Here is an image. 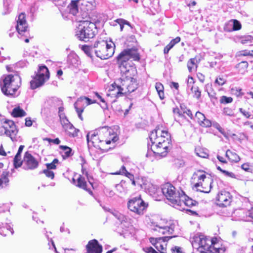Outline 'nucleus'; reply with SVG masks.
<instances>
[{
    "instance_id": "f257e3e1",
    "label": "nucleus",
    "mask_w": 253,
    "mask_h": 253,
    "mask_svg": "<svg viewBox=\"0 0 253 253\" xmlns=\"http://www.w3.org/2000/svg\"><path fill=\"white\" fill-rule=\"evenodd\" d=\"M131 59L134 61L140 59L139 54L135 48L125 49L117 56V63L122 75L119 82L134 79V77L137 73L136 68L127 62Z\"/></svg>"
},
{
    "instance_id": "f03ea898",
    "label": "nucleus",
    "mask_w": 253,
    "mask_h": 253,
    "mask_svg": "<svg viewBox=\"0 0 253 253\" xmlns=\"http://www.w3.org/2000/svg\"><path fill=\"white\" fill-rule=\"evenodd\" d=\"M152 145L148 144V150H151L156 155L164 157L171 148L170 134L167 130L155 129L149 136Z\"/></svg>"
},
{
    "instance_id": "7ed1b4c3",
    "label": "nucleus",
    "mask_w": 253,
    "mask_h": 253,
    "mask_svg": "<svg viewBox=\"0 0 253 253\" xmlns=\"http://www.w3.org/2000/svg\"><path fill=\"white\" fill-rule=\"evenodd\" d=\"M96 26L94 23L88 21H83L76 30L75 36L82 41L87 42L95 35Z\"/></svg>"
},
{
    "instance_id": "20e7f679",
    "label": "nucleus",
    "mask_w": 253,
    "mask_h": 253,
    "mask_svg": "<svg viewBox=\"0 0 253 253\" xmlns=\"http://www.w3.org/2000/svg\"><path fill=\"white\" fill-rule=\"evenodd\" d=\"M21 79L19 76L9 75L6 76L0 83L2 93L6 96L13 95L20 85Z\"/></svg>"
},
{
    "instance_id": "39448f33",
    "label": "nucleus",
    "mask_w": 253,
    "mask_h": 253,
    "mask_svg": "<svg viewBox=\"0 0 253 253\" xmlns=\"http://www.w3.org/2000/svg\"><path fill=\"white\" fill-rule=\"evenodd\" d=\"M94 47L96 56L101 59H108L113 55L115 52V44L112 42L108 43L104 40L96 41Z\"/></svg>"
},
{
    "instance_id": "423d86ee",
    "label": "nucleus",
    "mask_w": 253,
    "mask_h": 253,
    "mask_svg": "<svg viewBox=\"0 0 253 253\" xmlns=\"http://www.w3.org/2000/svg\"><path fill=\"white\" fill-rule=\"evenodd\" d=\"M97 134H98V142L101 144L104 143L106 144H110L111 142L114 143L119 139L117 133L108 126L99 128L97 130Z\"/></svg>"
},
{
    "instance_id": "0eeeda50",
    "label": "nucleus",
    "mask_w": 253,
    "mask_h": 253,
    "mask_svg": "<svg viewBox=\"0 0 253 253\" xmlns=\"http://www.w3.org/2000/svg\"><path fill=\"white\" fill-rule=\"evenodd\" d=\"M115 86L118 88L117 95L120 96L134 91L138 87V83L134 78L129 80H124L121 81L120 84L115 83L114 84H113V87L115 88Z\"/></svg>"
},
{
    "instance_id": "6e6552de",
    "label": "nucleus",
    "mask_w": 253,
    "mask_h": 253,
    "mask_svg": "<svg viewBox=\"0 0 253 253\" xmlns=\"http://www.w3.org/2000/svg\"><path fill=\"white\" fill-rule=\"evenodd\" d=\"M161 190L169 201V204L174 206L175 204L179 203L181 191L176 192L175 188L170 183H166L162 185Z\"/></svg>"
},
{
    "instance_id": "1a4fd4ad",
    "label": "nucleus",
    "mask_w": 253,
    "mask_h": 253,
    "mask_svg": "<svg viewBox=\"0 0 253 253\" xmlns=\"http://www.w3.org/2000/svg\"><path fill=\"white\" fill-rule=\"evenodd\" d=\"M15 28L18 34V38L26 43L29 42L30 33L27 31L28 24L25 19V13H21L19 15Z\"/></svg>"
},
{
    "instance_id": "9d476101",
    "label": "nucleus",
    "mask_w": 253,
    "mask_h": 253,
    "mask_svg": "<svg viewBox=\"0 0 253 253\" xmlns=\"http://www.w3.org/2000/svg\"><path fill=\"white\" fill-rule=\"evenodd\" d=\"M50 74L45 65L39 66L36 76L33 80V89L42 86L45 82L49 79Z\"/></svg>"
},
{
    "instance_id": "9b49d317",
    "label": "nucleus",
    "mask_w": 253,
    "mask_h": 253,
    "mask_svg": "<svg viewBox=\"0 0 253 253\" xmlns=\"http://www.w3.org/2000/svg\"><path fill=\"white\" fill-rule=\"evenodd\" d=\"M127 205L128 209L131 211L139 215L144 214L148 206V204L144 202L140 196L130 199Z\"/></svg>"
},
{
    "instance_id": "f8f14e48",
    "label": "nucleus",
    "mask_w": 253,
    "mask_h": 253,
    "mask_svg": "<svg viewBox=\"0 0 253 253\" xmlns=\"http://www.w3.org/2000/svg\"><path fill=\"white\" fill-rule=\"evenodd\" d=\"M164 221H161L160 222L153 223L154 228L152 229L162 234H172L174 231L176 222L169 221L165 223V224H164Z\"/></svg>"
},
{
    "instance_id": "ddd939ff",
    "label": "nucleus",
    "mask_w": 253,
    "mask_h": 253,
    "mask_svg": "<svg viewBox=\"0 0 253 253\" xmlns=\"http://www.w3.org/2000/svg\"><path fill=\"white\" fill-rule=\"evenodd\" d=\"M21 158L14 157L13 160L14 167L15 169L22 166L23 169L25 170L32 169V155L29 151L25 153L23 160L21 161Z\"/></svg>"
},
{
    "instance_id": "4468645a",
    "label": "nucleus",
    "mask_w": 253,
    "mask_h": 253,
    "mask_svg": "<svg viewBox=\"0 0 253 253\" xmlns=\"http://www.w3.org/2000/svg\"><path fill=\"white\" fill-rule=\"evenodd\" d=\"M2 127L4 129V134L9 136L12 141H16V136L18 129L13 121L5 120L3 123Z\"/></svg>"
},
{
    "instance_id": "2eb2a0df",
    "label": "nucleus",
    "mask_w": 253,
    "mask_h": 253,
    "mask_svg": "<svg viewBox=\"0 0 253 253\" xmlns=\"http://www.w3.org/2000/svg\"><path fill=\"white\" fill-rule=\"evenodd\" d=\"M84 102H85L86 106L96 103L95 100H92L91 99H89L87 97L83 96L79 98L78 100L74 103V107L78 114V117L82 121L83 120V118L82 115V114L84 112V108L80 106L81 104Z\"/></svg>"
},
{
    "instance_id": "dca6fc26",
    "label": "nucleus",
    "mask_w": 253,
    "mask_h": 253,
    "mask_svg": "<svg viewBox=\"0 0 253 253\" xmlns=\"http://www.w3.org/2000/svg\"><path fill=\"white\" fill-rule=\"evenodd\" d=\"M217 204L221 207H226L231 202V196L229 192L221 191L218 193L216 198Z\"/></svg>"
},
{
    "instance_id": "f3484780",
    "label": "nucleus",
    "mask_w": 253,
    "mask_h": 253,
    "mask_svg": "<svg viewBox=\"0 0 253 253\" xmlns=\"http://www.w3.org/2000/svg\"><path fill=\"white\" fill-rule=\"evenodd\" d=\"M242 28L240 21L236 19H231L227 22L223 27V30L227 32L238 31Z\"/></svg>"
},
{
    "instance_id": "a211bd4d",
    "label": "nucleus",
    "mask_w": 253,
    "mask_h": 253,
    "mask_svg": "<svg viewBox=\"0 0 253 253\" xmlns=\"http://www.w3.org/2000/svg\"><path fill=\"white\" fill-rule=\"evenodd\" d=\"M86 249L87 253H101L102 252V246L95 239L89 241L86 246Z\"/></svg>"
},
{
    "instance_id": "6ab92c4d",
    "label": "nucleus",
    "mask_w": 253,
    "mask_h": 253,
    "mask_svg": "<svg viewBox=\"0 0 253 253\" xmlns=\"http://www.w3.org/2000/svg\"><path fill=\"white\" fill-rule=\"evenodd\" d=\"M197 241L199 243V247L203 248L205 250L212 252V247H211V238H208L204 235L200 234Z\"/></svg>"
},
{
    "instance_id": "aec40b11",
    "label": "nucleus",
    "mask_w": 253,
    "mask_h": 253,
    "mask_svg": "<svg viewBox=\"0 0 253 253\" xmlns=\"http://www.w3.org/2000/svg\"><path fill=\"white\" fill-rule=\"evenodd\" d=\"M179 201V203L175 204L173 207L181 206L182 204H184L188 207H191L195 205L197 203L195 201L188 197L182 190H181Z\"/></svg>"
},
{
    "instance_id": "412c9836",
    "label": "nucleus",
    "mask_w": 253,
    "mask_h": 253,
    "mask_svg": "<svg viewBox=\"0 0 253 253\" xmlns=\"http://www.w3.org/2000/svg\"><path fill=\"white\" fill-rule=\"evenodd\" d=\"M72 183L77 187L87 191L90 195H92L93 193L92 191L87 188L86 182L84 178L83 177L82 175H79L77 181L75 180V178H73Z\"/></svg>"
},
{
    "instance_id": "4be33fe9",
    "label": "nucleus",
    "mask_w": 253,
    "mask_h": 253,
    "mask_svg": "<svg viewBox=\"0 0 253 253\" xmlns=\"http://www.w3.org/2000/svg\"><path fill=\"white\" fill-rule=\"evenodd\" d=\"M207 180L208 181V183L210 184L209 186L207 187L204 186L201 182H198L194 185V187L196 189L197 191L205 193H209L210 192L212 187L211 184L213 182V179L209 177Z\"/></svg>"
},
{
    "instance_id": "5701e85b",
    "label": "nucleus",
    "mask_w": 253,
    "mask_h": 253,
    "mask_svg": "<svg viewBox=\"0 0 253 253\" xmlns=\"http://www.w3.org/2000/svg\"><path fill=\"white\" fill-rule=\"evenodd\" d=\"M172 237V236L159 237L158 242H157L156 246L155 247V248L158 250V252H166V247L167 245L166 242H168L169 239H171Z\"/></svg>"
},
{
    "instance_id": "b1692460",
    "label": "nucleus",
    "mask_w": 253,
    "mask_h": 253,
    "mask_svg": "<svg viewBox=\"0 0 253 253\" xmlns=\"http://www.w3.org/2000/svg\"><path fill=\"white\" fill-rule=\"evenodd\" d=\"M196 116L199 120V123L202 126L208 127L211 126V121L206 119L203 114L198 112L196 113Z\"/></svg>"
},
{
    "instance_id": "393cba45",
    "label": "nucleus",
    "mask_w": 253,
    "mask_h": 253,
    "mask_svg": "<svg viewBox=\"0 0 253 253\" xmlns=\"http://www.w3.org/2000/svg\"><path fill=\"white\" fill-rule=\"evenodd\" d=\"M9 171H3L0 177V188H4L9 185V180L8 177Z\"/></svg>"
},
{
    "instance_id": "a878e982",
    "label": "nucleus",
    "mask_w": 253,
    "mask_h": 253,
    "mask_svg": "<svg viewBox=\"0 0 253 253\" xmlns=\"http://www.w3.org/2000/svg\"><path fill=\"white\" fill-rule=\"evenodd\" d=\"M116 217L121 222V227L124 228V227L127 228L128 227L130 224L129 218L127 217L126 216L121 214L120 213H117L115 214Z\"/></svg>"
},
{
    "instance_id": "bb28decb",
    "label": "nucleus",
    "mask_w": 253,
    "mask_h": 253,
    "mask_svg": "<svg viewBox=\"0 0 253 253\" xmlns=\"http://www.w3.org/2000/svg\"><path fill=\"white\" fill-rule=\"evenodd\" d=\"M59 148L62 150L61 154L63 159H66L74 154V153L72 152V149L67 146L60 145Z\"/></svg>"
},
{
    "instance_id": "cd10ccee",
    "label": "nucleus",
    "mask_w": 253,
    "mask_h": 253,
    "mask_svg": "<svg viewBox=\"0 0 253 253\" xmlns=\"http://www.w3.org/2000/svg\"><path fill=\"white\" fill-rule=\"evenodd\" d=\"M11 115L12 117L15 118L23 117L26 115V113L24 110L18 106L15 107L12 110Z\"/></svg>"
},
{
    "instance_id": "c85d7f7f",
    "label": "nucleus",
    "mask_w": 253,
    "mask_h": 253,
    "mask_svg": "<svg viewBox=\"0 0 253 253\" xmlns=\"http://www.w3.org/2000/svg\"><path fill=\"white\" fill-rule=\"evenodd\" d=\"M86 140L88 143L91 142L93 144L98 142V134H97V130L94 131H91L86 135Z\"/></svg>"
},
{
    "instance_id": "c756f323",
    "label": "nucleus",
    "mask_w": 253,
    "mask_h": 253,
    "mask_svg": "<svg viewBox=\"0 0 253 253\" xmlns=\"http://www.w3.org/2000/svg\"><path fill=\"white\" fill-rule=\"evenodd\" d=\"M225 155L232 162L237 163L240 160L239 156L236 153L233 152L230 150L226 151Z\"/></svg>"
},
{
    "instance_id": "7c9ffc66",
    "label": "nucleus",
    "mask_w": 253,
    "mask_h": 253,
    "mask_svg": "<svg viewBox=\"0 0 253 253\" xmlns=\"http://www.w3.org/2000/svg\"><path fill=\"white\" fill-rule=\"evenodd\" d=\"M180 41V38L179 37H177L175 39L172 40L164 48V53L168 54L169 51L174 46V45L177 43H178Z\"/></svg>"
},
{
    "instance_id": "2f4dec72",
    "label": "nucleus",
    "mask_w": 253,
    "mask_h": 253,
    "mask_svg": "<svg viewBox=\"0 0 253 253\" xmlns=\"http://www.w3.org/2000/svg\"><path fill=\"white\" fill-rule=\"evenodd\" d=\"M142 188L147 190L150 194H154L156 191V188L151 183L145 182L141 185Z\"/></svg>"
},
{
    "instance_id": "473e14b6",
    "label": "nucleus",
    "mask_w": 253,
    "mask_h": 253,
    "mask_svg": "<svg viewBox=\"0 0 253 253\" xmlns=\"http://www.w3.org/2000/svg\"><path fill=\"white\" fill-rule=\"evenodd\" d=\"M67 10L69 13L73 15H76L78 13L77 1H73L70 5H68Z\"/></svg>"
},
{
    "instance_id": "72a5a7b5",
    "label": "nucleus",
    "mask_w": 253,
    "mask_h": 253,
    "mask_svg": "<svg viewBox=\"0 0 253 253\" xmlns=\"http://www.w3.org/2000/svg\"><path fill=\"white\" fill-rule=\"evenodd\" d=\"M79 57L76 54H70L67 58V62L74 67H77L79 64Z\"/></svg>"
},
{
    "instance_id": "f704fd0d",
    "label": "nucleus",
    "mask_w": 253,
    "mask_h": 253,
    "mask_svg": "<svg viewBox=\"0 0 253 253\" xmlns=\"http://www.w3.org/2000/svg\"><path fill=\"white\" fill-rule=\"evenodd\" d=\"M82 49L88 56L91 57L92 53L94 52L95 48L94 47V44L90 46L84 45L82 46Z\"/></svg>"
},
{
    "instance_id": "c9c22d12",
    "label": "nucleus",
    "mask_w": 253,
    "mask_h": 253,
    "mask_svg": "<svg viewBox=\"0 0 253 253\" xmlns=\"http://www.w3.org/2000/svg\"><path fill=\"white\" fill-rule=\"evenodd\" d=\"M248 67V63L247 61H241L236 65V68L238 71L242 74H244Z\"/></svg>"
},
{
    "instance_id": "e433bc0d",
    "label": "nucleus",
    "mask_w": 253,
    "mask_h": 253,
    "mask_svg": "<svg viewBox=\"0 0 253 253\" xmlns=\"http://www.w3.org/2000/svg\"><path fill=\"white\" fill-rule=\"evenodd\" d=\"M48 102L50 106L54 108H57L63 105V101L60 99L55 97L50 99Z\"/></svg>"
},
{
    "instance_id": "4c0bfd02",
    "label": "nucleus",
    "mask_w": 253,
    "mask_h": 253,
    "mask_svg": "<svg viewBox=\"0 0 253 253\" xmlns=\"http://www.w3.org/2000/svg\"><path fill=\"white\" fill-rule=\"evenodd\" d=\"M66 133L71 137H75L78 135L79 130L76 129L72 124L71 126H68L67 129H65Z\"/></svg>"
},
{
    "instance_id": "58836bf2",
    "label": "nucleus",
    "mask_w": 253,
    "mask_h": 253,
    "mask_svg": "<svg viewBox=\"0 0 253 253\" xmlns=\"http://www.w3.org/2000/svg\"><path fill=\"white\" fill-rule=\"evenodd\" d=\"M197 60L196 58H191L187 63V67L190 72L195 70L197 67Z\"/></svg>"
},
{
    "instance_id": "ea45409f",
    "label": "nucleus",
    "mask_w": 253,
    "mask_h": 253,
    "mask_svg": "<svg viewBox=\"0 0 253 253\" xmlns=\"http://www.w3.org/2000/svg\"><path fill=\"white\" fill-rule=\"evenodd\" d=\"M211 243L210 244L211 245V247H212V250L213 253H224V250H223L222 248L214 247V245L216 244L217 242L216 238L211 239Z\"/></svg>"
},
{
    "instance_id": "a19ab883",
    "label": "nucleus",
    "mask_w": 253,
    "mask_h": 253,
    "mask_svg": "<svg viewBox=\"0 0 253 253\" xmlns=\"http://www.w3.org/2000/svg\"><path fill=\"white\" fill-rule=\"evenodd\" d=\"M253 40V37L250 35L244 36L241 37L240 42L243 44L251 45Z\"/></svg>"
},
{
    "instance_id": "79ce46f5",
    "label": "nucleus",
    "mask_w": 253,
    "mask_h": 253,
    "mask_svg": "<svg viewBox=\"0 0 253 253\" xmlns=\"http://www.w3.org/2000/svg\"><path fill=\"white\" fill-rule=\"evenodd\" d=\"M191 90L193 93V97L199 100L201 96V91L198 86H192Z\"/></svg>"
},
{
    "instance_id": "37998d69",
    "label": "nucleus",
    "mask_w": 253,
    "mask_h": 253,
    "mask_svg": "<svg viewBox=\"0 0 253 253\" xmlns=\"http://www.w3.org/2000/svg\"><path fill=\"white\" fill-rule=\"evenodd\" d=\"M115 22L120 25V28L121 31L123 30V28L124 27L125 25H127L130 27L131 26L129 22L124 19H117L115 20Z\"/></svg>"
},
{
    "instance_id": "c03bdc74",
    "label": "nucleus",
    "mask_w": 253,
    "mask_h": 253,
    "mask_svg": "<svg viewBox=\"0 0 253 253\" xmlns=\"http://www.w3.org/2000/svg\"><path fill=\"white\" fill-rule=\"evenodd\" d=\"M61 123L64 128V129H67V128L71 126V123L69 121L66 116L63 117V118H60Z\"/></svg>"
},
{
    "instance_id": "a18cd8bd",
    "label": "nucleus",
    "mask_w": 253,
    "mask_h": 253,
    "mask_svg": "<svg viewBox=\"0 0 253 253\" xmlns=\"http://www.w3.org/2000/svg\"><path fill=\"white\" fill-rule=\"evenodd\" d=\"M233 101V98L231 97H227L226 96H222L220 99V103L221 104H228Z\"/></svg>"
},
{
    "instance_id": "49530a36",
    "label": "nucleus",
    "mask_w": 253,
    "mask_h": 253,
    "mask_svg": "<svg viewBox=\"0 0 253 253\" xmlns=\"http://www.w3.org/2000/svg\"><path fill=\"white\" fill-rule=\"evenodd\" d=\"M174 165L177 168H180L184 166L185 163L182 159H175L173 161Z\"/></svg>"
},
{
    "instance_id": "de8ad7c7",
    "label": "nucleus",
    "mask_w": 253,
    "mask_h": 253,
    "mask_svg": "<svg viewBox=\"0 0 253 253\" xmlns=\"http://www.w3.org/2000/svg\"><path fill=\"white\" fill-rule=\"evenodd\" d=\"M180 108L183 114H186L190 118L192 119L193 115L191 111L189 109H187L185 105H181Z\"/></svg>"
},
{
    "instance_id": "09e8293b",
    "label": "nucleus",
    "mask_w": 253,
    "mask_h": 253,
    "mask_svg": "<svg viewBox=\"0 0 253 253\" xmlns=\"http://www.w3.org/2000/svg\"><path fill=\"white\" fill-rule=\"evenodd\" d=\"M200 172V171L197 172H194V174H193V176H197L198 177V181L199 182H201V181H204L205 180L206 181V182L208 183V181L207 180V179L209 177H207L206 174H201V175H198V172Z\"/></svg>"
},
{
    "instance_id": "8fccbe9b",
    "label": "nucleus",
    "mask_w": 253,
    "mask_h": 253,
    "mask_svg": "<svg viewBox=\"0 0 253 253\" xmlns=\"http://www.w3.org/2000/svg\"><path fill=\"white\" fill-rule=\"evenodd\" d=\"M54 3L57 6L65 7L67 4V0H52Z\"/></svg>"
},
{
    "instance_id": "3c124183",
    "label": "nucleus",
    "mask_w": 253,
    "mask_h": 253,
    "mask_svg": "<svg viewBox=\"0 0 253 253\" xmlns=\"http://www.w3.org/2000/svg\"><path fill=\"white\" fill-rule=\"evenodd\" d=\"M223 114L229 116H234V111L232 109L229 107H225L223 110Z\"/></svg>"
},
{
    "instance_id": "603ef678",
    "label": "nucleus",
    "mask_w": 253,
    "mask_h": 253,
    "mask_svg": "<svg viewBox=\"0 0 253 253\" xmlns=\"http://www.w3.org/2000/svg\"><path fill=\"white\" fill-rule=\"evenodd\" d=\"M9 5V2L7 0H4L3 1V7H4V10L3 12H2L3 15H6L10 12V8L8 7Z\"/></svg>"
},
{
    "instance_id": "864d4df0",
    "label": "nucleus",
    "mask_w": 253,
    "mask_h": 253,
    "mask_svg": "<svg viewBox=\"0 0 253 253\" xmlns=\"http://www.w3.org/2000/svg\"><path fill=\"white\" fill-rule=\"evenodd\" d=\"M143 251L146 253H167L165 252L159 253L151 247H146L143 248Z\"/></svg>"
},
{
    "instance_id": "5fc2aeb1",
    "label": "nucleus",
    "mask_w": 253,
    "mask_h": 253,
    "mask_svg": "<svg viewBox=\"0 0 253 253\" xmlns=\"http://www.w3.org/2000/svg\"><path fill=\"white\" fill-rule=\"evenodd\" d=\"M43 173L45 174L46 177L50 178L52 179H53L54 177V172L49 169H44L43 170Z\"/></svg>"
},
{
    "instance_id": "6e6d98bb",
    "label": "nucleus",
    "mask_w": 253,
    "mask_h": 253,
    "mask_svg": "<svg viewBox=\"0 0 253 253\" xmlns=\"http://www.w3.org/2000/svg\"><path fill=\"white\" fill-rule=\"evenodd\" d=\"M226 80L222 77H219L216 78L214 84L218 85H223L226 83Z\"/></svg>"
},
{
    "instance_id": "4d7b16f0",
    "label": "nucleus",
    "mask_w": 253,
    "mask_h": 253,
    "mask_svg": "<svg viewBox=\"0 0 253 253\" xmlns=\"http://www.w3.org/2000/svg\"><path fill=\"white\" fill-rule=\"evenodd\" d=\"M0 226L1 227L6 228L7 230L9 231L11 235L13 234L14 230L13 229V228L10 225L8 224L7 223H5L4 224L2 223V225Z\"/></svg>"
},
{
    "instance_id": "13d9d810",
    "label": "nucleus",
    "mask_w": 253,
    "mask_h": 253,
    "mask_svg": "<svg viewBox=\"0 0 253 253\" xmlns=\"http://www.w3.org/2000/svg\"><path fill=\"white\" fill-rule=\"evenodd\" d=\"M47 232L46 231V234H47ZM45 236H46V237H47V239L48 240V246L49 247V249H51V247H50V244H51L52 246V247H53V248L54 249V251H55V252L56 253H57V251L56 250V248L55 247V244L54 243L53 241L52 240V239H49V236H48V235L45 234Z\"/></svg>"
},
{
    "instance_id": "bf43d9fd",
    "label": "nucleus",
    "mask_w": 253,
    "mask_h": 253,
    "mask_svg": "<svg viewBox=\"0 0 253 253\" xmlns=\"http://www.w3.org/2000/svg\"><path fill=\"white\" fill-rule=\"evenodd\" d=\"M239 111L245 117L247 118H250L251 116V113L249 111H246L245 109L243 108H240Z\"/></svg>"
},
{
    "instance_id": "052dcab7",
    "label": "nucleus",
    "mask_w": 253,
    "mask_h": 253,
    "mask_svg": "<svg viewBox=\"0 0 253 253\" xmlns=\"http://www.w3.org/2000/svg\"><path fill=\"white\" fill-rule=\"evenodd\" d=\"M155 88L157 91L158 92L164 90V86L160 83H156L155 84Z\"/></svg>"
},
{
    "instance_id": "680f3d73",
    "label": "nucleus",
    "mask_w": 253,
    "mask_h": 253,
    "mask_svg": "<svg viewBox=\"0 0 253 253\" xmlns=\"http://www.w3.org/2000/svg\"><path fill=\"white\" fill-rule=\"evenodd\" d=\"M58 115L59 118L63 117L65 116V115L64 113V108L63 107V105L58 106Z\"/></svg>"
},
{
    "instance_id": "e2e57ef3",
    "label": "nucleus",
    "mask_w": 253,
    "mask_h": 253,
    "mask_svg": "<svg viewBox=\"0 0 253 253\" xmlns=\"http://www.w3.org/2000/svg\"><path fill=\"white\" fill-rule=\"evenodd\" d=\"M233 91H235L234 93L236 94L237 96H241L243 95V93L242 92V89L240 88H236V89H232Z\"/></svg>"
},
{
    "instance_id": "0e129e2a",
    "label": "nucleus",
    "mask_w": 253,
    "mask_h": 253,
    "mask_svg": "<svg viewBox=\"0 0 253 253\" xmlns=\"http://www.w3.org/2000/svg\"><path fill=\"white\" fill-rule=\"evenodd\" d=\"M127 171L124 166H122L120 170L115 173L116 174H125Z\"/></svg>"
},
{
    "instance_id": "69168bd1",
    "label": "nucleus",
    "mask_w": 253,
    "mask_h": 253,
    "mask_svg": "<svg viewBox=\"0 0 253 253\" xmlns=\"http://www.w3.org/2000/svg\"><path fill=\"white\" fill-rule=\"evenodd\" d=\"M46 169L51 170V169H56V166L52 162L51 163H47L46 164Z\"/></svg>"
},
{
    "instance_id": "338daca9",
    "label": "nucleus",
    "mask_w": 253,
    "mask_h": 253,
    "mask_svg": "<svg viewBox=\"0 0 253 253\" xmlns=\"http://www.w3.org/2000/svg\"><path fill=\"white\" fill-rule=\"evenodd\" d=\"M105 192L107 196L109 197H113L115 194L112 190L109 189H107Z\"/></svg>"
},
{
    "instance_id": "774afa93",
    "label": "nucleus",
    "mask_w": 253,
    "mask_h": 253,
    "mask_svg": "<svg viewBox=\"0 0 253 253\" xmlns=\"http://www.w3.org/2000/svg\"><path fill=\"white\" fill-rule=\"evenodd\" d=\"M172 253H182L181 248L178 247H174L171 249Z\"/></svg>"
}]
</instances>
